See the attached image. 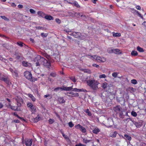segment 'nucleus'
I'll return each instance as SVG.
<instances>
[{"label": "nucleus", "instance_id": "nucleus-10", "mask_svg": "<svg viewBox=\"0 0 146 146\" xmlns=\"http://www.w3.org/2000/svg\"><path fill=\"white\" fill-rule=\"evenodd\" d=\"M15 56L17 60H19L20 61L23 60L24 59V58L22 56V54L21 53L18 52H15Z\"/></svg>", "mask_w": 146, "mask_h": 146}, {"label": "nucleus", "instance_id": "nucleus-2", "mask_svg": "<svg viewBox=\"0 0 146 146\" xmlns=\"http://www.w3.org/2000/svg\"><path fill=\"white\" fill-rule=\"evenodd\" d=\"M24 76L27 79L31 82H33L35 80H36L37 79V78L35 79V80H34L33 78L32 77V74L31 72L28 71H26L24 72Z\"/></svg>", "mask_w": 146, "mask_h": 146}, {"label": "nucleus", "instance_id": "nucleus-32", "mask_svg": "<svg viewBox=\"0 0 146 146\" xmlns=\"http://www.w3.org/2000/svg\"><path fill=\"white\" fill-rule=\"evenodd\" d=\"M70 79L72 81L74 82H76V80L75 78V77L70 76L69 77Z\"/></svg>", "mask_w": 146, "mask_h": 146}, {"label": "nucleus", "instance_id": "nucleus-14", "mask_svg": "<svg viewBox=\"0 0 146 146\" xmlns=\"http://www.w3.org/2000/svg\"><path fill=\"white\" fill-rule=\"evenodd\" d=\"M132 122L137 128L140 127L142 125V123L141 122H137L133 120Z\"/></svg>", "mask_w": 146, "mask_h": 146}, {"label": "nucleus", "instance_id": "nucleus-45", "mask_svg": "<svg viewBox=\"0 0 146 146\" xmlns=\"http://www.w3.org/2000/svg\"><path fill=\"white\" fill-rule=\"evenodd\" d=\"M27 106L29 108H32V107L33 106L32 104L31 103H28L27 104Z\"/></svg>", "mask_w": 146, "mask_h": 146}, {"label": "nucleus", "instance_id": "nucleus-55", "mask_svg": "<svg viewBox=\"0 0 146 146\" xmlns=\"http://www.w3.org/2000/svg\"><path fill=\"white\" fill-rule=\"evenodd\" d=\"M30 12L32 14H35V11L33 9H30L29 10Z\"/></svg>", "mask_w": 146, "mask_h": 146}, {"label": "nucleus", "instance_id": "nucleus-36", "mask_svg": "<svg viewBox=\"0 0 146 146\" xmlns=\"http://www.w3.org/2000/svg\"><path fill=\"white\" fill-rule=\"evenodd\" d=\"M87 78H85L84 76H82L81 78L80 79L82 82L86 81L87 82V81H88V80H87Z\"/></svg>", "mask_w": 146, "mask_h": 146}, {"label": "nucleus", "instance_id": "nucleus-34", "mask_svg": "<svg viewBox=\"0 0 146 146\" xmlns=\"http://www.w3.org/2000/svg\"><path fill=\"white\" fill-rule=\"evenodd\" d=\"M74 5L76 6V7L78 8H80V6L78 4V3L76 1H74Z\"/></svg>", "mask_w": 146, "mask_h": 146}, {"label": "nucleus", "instance_id": "nucleus-30", "mask_svg": "<svg viewBox=\"0 0 146 146\" xmlns=\"http://www.w3.org/2000/svg\"><path fill=\"white\" fill-rule=\"evenodd\" d=\"M69 93L70 94L73 95L74 96L78 97L79 96V94L78 93H74L72 92H70Z\"/></svg>", "mask_w": 146, "mask_h": 146}, {"label": "nucleus", "instance_id": "nucleus-41", "mask_svg": "<svg viewBox=\"0 0 146 146\" xmlns=\"http://www.w3.org/2000/svg\"><path fill=\"white\" fill-rule=\"evenodd\" d=\"M113 35V36H121V34L119 33H114Z\"/></svg>", "mask_w": 146, "mask_h": 146}, {"label": "nucleus", "instance_id": "nucleus-3", "mask_svg": "<svg viewBox=\"0 0 146 146\" xmlns=\"http://www.w3.org/2000/svg\"><path fill=\"white\" fill-rule=\"evenodd\" d=\"M72 89V87H66L64 86H62V87H58L54 90V91L57 92L59 90H60L61 91H70Z\"/></svg>", "mask_w": 146, "mask_h": 146}, {"label": "nucleus", "instance_id": "nucleus-43", "mask_svg": "<svg viewBox=\"0 0 146 146\" xmlns=\"http://www.w3.org/2000/svg\"><path fill=\"white\" fill-rule=\"evenodd\" d=\"M41 35L43 38H45L47 37L48 35V34L47 33H41Z\"/></svg>", "mask_w": 146, "mask_h": 146}, {"label": "nucleus", "instance_id": "nucleus-5", "mask_svg": "<svg viewBox=\"0 0 146 146\" xmlns=\"http://www.w3.org/2000/svg\"><path fill=\"white\" fill-rule=\"evenodd\" d=\"M94 59H96L97 61L99 62H104L106 61V59L104 57H101L100 56L94 55L92 56Z\"/></svg>", "mask_w": 146, "mask_h": 146}, {"label": "nucleus", "instance_id": "nucleus-49", "mask_svg": "<svg viewBox=\"0 0 146 146\" xmlns=\"http://www.w3.org/2000/svg\"><path fill=\"white\" fill-rule=\"evenodd\" d=\"M36 28L38 30H44V27L40 26L36 27Z\"/></svg>", "mask_w": 146, "mask_h": 146}, {"label": "nucleus", "instance_id": "nucleus-23", "mask_svg": "<svg viewBox=\"0 0 146 146\" xmlns=\"http://www.w3.org/2000/svg\"><path fill=\"white\" fill-rule=\"evenodd\" d=\"M117 101V102H119L121 104H121V102H124V99L123 97H121L120 98H116Z\"/></svg>", "mask_w": 146, "mask_h": 146}, {"label": "nucleus", "instance_id": "nucleus-16", "mask_svg": "<svg viewBox=\"0 0 146 146\" xmlns=\"http://www.w3.org/2000/svg\"><path fill=\"white\" fill-rule=\"evenodd\" d=\"M50 62L47 60H45L44 63V65L46 68H50L51 66Z\"/></svg>", "mask_w": 146, "mask_h": 146}, {"label": "nucleus", "instance_id": "nucleus-28", "mask_svg": "<svg viewBox=\"0 0 146 146\" xmlns=\"http://www.w3.org/2000/svg\"><path fill=\"white\" fill-rule=\"evenodd\" d=\"M137 50H138L140 52H143L144 51L143 49L142 48L140 47L139 46H138L137 47Z\"/></svg>", "mask_w": 146, "mask_h": 146}, {"label": "nucleus", "instance_id": "nucleus-4", "mask_svg": "<svg viewBox=\"0 0 146 146\" xmlns=\"http://www.w3.org/2000/svg\"><path fill=\"white\" fill-rule=\"evenodd\" d=\"M45 60V59L43 57H41L40 56L38 55L34 59V61L36 62V66H40V62H41V61L42 60L43 61Z\"/></svg>", "mask_w": 146, "mask_h": 146}, {"label": "nucleus", "instance_id": "nucleus-62", "mask_svg": "<svg viewBox=\"0 0 146 146\" xmlns=\"http://www.w3.org/2000/svg\"><path fill=\"white\" fill-rule=\"evenodd\" d=\"M139 146H146V144L144 143H141Z\"/></svg>", "mask_w": 146, "mask_h": 146}, {"label": "nucleus", "instance_id": "nucleus-20", "mask_svg": "<svg viewBox=\"0 0 146 146\" xmlns=\"http://www.w3.org/2000/svg\"><path fill=\"white\" fill-rule=\"evenodd\" d=\"M120 51V50L118 48H113V53L115 54H121L122 52Z\"/></svg>", "mask_w": 146, "mask_h": 146}, {"label": "nucleus", "instance_id": "nucleus-64", "mask_svg": "<svg viewBox=\"0 0 146 146\" xmlns=\"http://www.w3.org/2000/svg\"><path fill=\"white\" fill-rule=\"evenodd\" d=\"M92 66H93L95 67H96V68H99V66L98 65H97V64H92Z\"/></svg>", "mask_w": 146, "mask_h": 146}, {"label": "nucleus", "instance_id": "nucleus-63", "mask_svg": "<svg viewBox=\"0 0 146 146\" xmlns=\"http://www.w3.org/2000/svg\"><path fill=\"white\" fill-rule=\"evenodd\" d=\"M13 122L16 123H20V121L18 119H15L13 120Z\"/></svg>", "mask_w": 146, "mask_h": 146}, {"label": "nucleus", "instance_id": "nucleus-22", "mask_svg": "<svg viewBox=\"0 0 146 146\" xmlns=\"http://www.w3.org/2000/svg\"><path fill=\"white\" fill-rule=\"evenodd\" d=\"M125 111L123 110L122 111H121L118 114L119 115V116L121 118L123 119L125 117Z\"/></svg>", "mask_w": 146, "mask_h": 146}, {"label": "nucleus", "instance_id": "nucleus-7", "mask_svg": "<svg viewBox=\"0 0 146 146\" xmlns=\"http://www.w3.org/2000/svg\"><path fill=\"white\" fill-rule=\"evenodd\" d=\"M75 127L76 129L80 130L83 133H85L86 131V128L80 124L75 125Z\"/></svg>", "mask_w": 146, "mask_h": 146}, {"label": "nucleus", "instance_id": "nucleus-24", "mask_svg": "<svg viewBox=\"0 0 146 146\" xmlns=\"http://www.w3.org/2000/svg\"><path fill=\"white\" fill-rule=\"evenodd\" d=\"M37 14L39 16L42 18H44L45 16V15L44 12L40 11L38 12Z\"/></svg>", "mask_w": 146, "mask_h": 146}, {"label": "nucleus", "instance_id": "nucleus-33", "mask_svg": "<svg viewBox=\"0 0 146 146\" xmlns=\"http://www.w3.org/2000/svg\"><path fill=\"white\" fill-rule=\"evenodd\" d=\"M29 96L31 98V99L34 102L35 101V98L31 94H29Z\"/></svg>", "mask_w": 146, "mask_h": 146}, {"label": "nucleus", "instance_id": "nucleus-8", "mask_svg": "<svg viewBox=\"0 0 146 146\" xmlns=\"http://www.w3.org/2000/svg\"><path fill=\"white\" fill-rule=\"evenodd\" d=\"M75 127L76 129L80 130L83 133H85L86 131V128L80 124L75 125Z\"/></svg>", "mask_w": 146, "mask_h": 146}, {"label": "nucleus", "instance_id": "nucleus-42", "mask_svg": "<svg viewBox=\"0 0 146 146\" xmlns=\"http://www.w3.org/2000/svg\"><path fill=\"white\" fill-rule=\"evenodd\" d=\"M131 82L132 84H136L137 83V80L135 79H133L131 80Z\"/></svg>", "mask_w": 146, "mask_h": 146}, {"label": "nucleus", "instance_id": "nucleus-38", "mask_svg": "<svg viewBox=\"0 0 146 146\" xmlns=\"http://www.w3.org/2000/svg\"><path fill=\"white\" fill-rule=\"evenodd\" d=\"M107 84L106 82L104 83L102 85V87L104 89H105L107 87Z\"/></svg>", "mask_w": 146, "mask_h": 146}, {"label": "nucleus", "instance_id": "nucleus-44", "mask_svg": "<svg viewBox=\"0 0 146 146\" xmlns=\"http://www.w3.org/2000/svg\"><path fill=\"white\" fill-rule=\"evenodd\" d=\"M17 44L20 46L22 47L23 46V43L21 42H18L17 43Z\"/></svg>", "mask_w": 146, "mask_h": 146}, {"label": "nucleus", "instance_id": "nucleus-58", "mask_svg": "<svg viewBox=\"0 0 146 146\" xmlns=\"http://www.w3.org/2000/svg\"><path fill=\"white\" fill-rule=\"evenodd\" d=\"M82 70L84 72L86 73H88L90 71V70L86 69H83Z\"/></svg>", "mask_w": 146, "mask_h": 146}, {"label": "nucleus", "instance_id": "nucleus-61", "mask_svg": "<svg viewBox=\"0 0 146 146\" xmlns=\"http://www.w3.org/2000/svg\"><path fill=\"white\" fill-rule=\"evenodd\" d=\"M75 146H86V145L80 143L78 144H76L75 145Z\"/></svg>", "mask_w": 146, "mask_h": 146}, {"label": "nucleus", "instance_id": "nucleus-37", "mask_svg": "<svg viewBox=\"0 0 146 146\" xmlns=\"http://www.w3.org/2000/svg\"><path fill=\"white\" fill-rule=\"evenodd\" d=\"M91 141V140H88L85 138H84L83 139V142L85 143L86 144L89 143V142Z\"/></svg>", "mask_w": 146, "mask_h": 146}, {"label": "nucleus", "instance_id": "nucleus-50", "mask_svg": "<svg viewBox=\"0 0 146 146\" xmlns=\"http://www.w3.org/2000/svg\"><path fill=\"white\" fill-rule=\"evenodd\" d=\"M48 121L50 124H52L54 122V121L53 119H50L48 120Z\"/></svg>", "mask_w": 146, "mask_h": 146}, {"label": "nucleus", "instance_id": "nucleus-39", "mask_svg": "<svg viewBox=\"0 0 146 146\" xmlns=\"http://www.w3.org/2000/svg\"><path fill=\"white\" fill-rule=\"evenodd\" d=\"M77 92H87V91L83 89V88L81 89H78V90Z\"/></svg>", "mask_w": 146, "mask_h": 146}, {"label": "nucleus", "instance_id": "nucleus-17", "mask_svg": "<svg viewBox=\"0 0 146 146\" xmlns=\"http://www.w3.org/2000/svg\"><path fill=\"white\" fill-rule=\"evenodd\" d=\"M22 65L24 67H29L31 66L30 63H29L26 61H23L22 62Z\"/></svg>", "mask_w": 146, "mask_h": 146}, {"label": "nucleus", "instance_id": "nucleus-52", "mask_svg": "<svg viewBox=\"0 0 146 146\" xmlns=\"http://www.w3.org/2000/svg\"><path fill=\"white\" fill-rule=\"evenodd\" d=\"M62 135L63 137L66 139H69V138L68 136L65 135L64 133H62Z\"/></svg>", "mask_w": 146, "mask_h": 146}, {"label": "nucleus", "instance_id": "nucleus-47", "mask_svg": "<svg viewBox=\"0 0 146 146\" xmlns=\"http://www.w3.org/2000/svg\"><path fill=\"white\" fill-rule=\"evenodd\" d=\"M0 60L2 61H4V60H5V61H7V62H8V60H7L5 58H3L2 57V56L1 55H0Z\"/></svg>", "mask_w": 146, "mask_h": 146}, {"label": "nucleus", "instance_id": "nucleus-15", "mask_svg": "<svg viewBox=\"0 0 146 146\" xmlns=\"http://www.w3.org/2000/svg\"><path fill=\"white\" fill-rule=\"evenodd\" d=\"M32 140L27 139L25 141V144L27 146H31L32 144Z\"/></svg>", "mask_w": 146, "mask_h": 146}, {"label": "nucleus", "instance_id": "nucleus-48", "mask_svg": "<svg viewBox=\"0 0 146 146\" xmlns=\"http://www.w3.org/2000/svg\"><path fill=\"white\" fill-rule=\"evenodd\" d=\"M117 74L118 73H117L114 72L112 74V75L113 77H114V78H116L117 76Z\"/></svg>", "mask_w": 146, "mask_h": 146}, {"label": "nucleus", "instance_id": "nucleus-13", "mask_svg": "<svg viewBox=\"0 0 146 146\" xmlns=\"http://www.w3.org/2000/svg\"><path fill=\"white\" fill-rule=\"evenodd\" d=\"M1 80L4 81L8 85L10 86V80L8 77H2L1 78Z\"/></svg>", "mask_w": 146, "mask_h": 146}, {"label": "nucleus", "instance_id": "nucleus-35", "mask_svg": "<svg viewBox=\"0 0 146 146\" xmlns=\"http://www.w3.org/2000/svg\"><path fill=\"white\" fill-rule=\"evenodd\" d=\"M85 112L87 113L88 116H91L92 115V114L88 109L86 110V111H85Z\"/></svg>", "mask_w": 146, "mask_h": 146}, {"label": "nucleus", "instance_id": "nucleus-18", "mask_svg": "<svg viewBox=\"0 0 146 146\" xmlns=\"http://www.w3.org/2000/svg\"><path fill=\"white\" fill-rule=\"evenodd\" d=\"M133 10V12H132L133 13H135V14H136L137 16L140 17L142 19H143V17L141 15L139 12L135 10L132 9Z\"/></svg>", "mask_w": 146, "mask_h": 146}, {"label": "nucleus", "instance_id": "nucleus-29", "mask_svg": "<svg viewBox=\"0 0 146 146\" xmlns=\"http://www.w3.org/2000/svg\"><path fill=\"white\" fill-rule=\"evenodd\" d=\"M131 54L133 56H136L137 55L138 53L136 51L133 50L131 53Z\"/></svg>", "mask_w": 146, "mask_h": 146}, {"label": "nucleus", "instance_id": "nucleus-40", "mask_svg": "<svg viewBox=\"0 0 146 146\" xmlns=\"http://www.w3.org/2000/svg\"><path fill=\"white\" fill-rule=\"evenodd\" d=\"M131 115L134 117H136L137 116V113L136 112L132 111L131 113Z\"/></svg>", "mask_w": 146, "mask_h": 146}, {"label": "nucleus", "instance_id": "nucleus-59", "mask_svg": "<svg viewBox=\"0 0 146 146\" xmlns=\"http://www.w3.org/2000/svg\"><path fill=\"white\" fill-rule=\"evenodd\" d=\"M55 21L58 24H60L61 23L60 20L58 18H56L55 19Z\"/></svg>", "mask_w": 146, "mask_h": 146}, {"label": "nucleus", "instance_id": "nucleus-6", "mask_svg": "<svg viewBox=\"0 0 146 146\" xmlns=\"http://www.w3.org/2000/svg\"><path fill=\"white\" fill-rule=\"evenodd\" d=\"M113 110L116 114H118L121 112L123 110L119 105H117L113 108Z\"/></svg>", "mask_w": 146, "mask_h": 146}, {"label": "nucleus", "instance_id": "nucleus-1", "mask_svg": "<svg viewBox=\"0 0 146 146\" xmlns=\"http://www.w3.org/2000/svg\"><path fill=\"white\" fill-rule=\"evenodd\" d=\"M87 85L93 90H96L98 88L99 83L95 80H89L87 81Z\"/></svg>", "mask_w": 146, "mask_h": 146}, {"label": "nucleus", "instance_id": "nucleus-25", "mask_svg": "<svg viewBox=\"0 0 146 146\" xmlns=\"http://www.w3.org/2000/svg\"><path fill=\"white\" fill-rule=\"evenodd\" d=\"M44 18L48 20H52L54 19L53 17L50 15L45 16Z\"/></svg>", "mask_w": 146, "mask_h": 146}, {"label": "nucleus", "instance_id": "nucleus-54", "mask_svg": "<svg viewBox=\"0 0 146 146\" xmlns=\"http://www.w3.org/2000/svg\"><path fill=\"white\" fill-rule=\"evenodd\" d=\"M106 76L105 74H102L100 75L99 76V77L100 78H106Z\"/></svg>", "mask_w": 146, "mask_h": 146}, {"label": "nucleus", "instance_id": "nucleus-27", "mask_svg": "<svg viewBox=\"0 0 146 146\" xmlns=\"http://www.w3.org/2000/svg\"><path fill=\"white\" fill-rule=\"evenodd\" d=\"M100 131V130L98 128L96 127L93 130V132L95 134H97Z\"/></svg>", "mask_w": 146, "mask_h": 146}, {"label": "nucleus", "instance_id": "nucleus-21", "mask_svg": "<svg viewBox=\"0 0 146 146\" xmlns=\"http://www.w3.org/2000/svg\"><path fill=\"white\" fill-rule=\"evenodd\" d=\"M19 107H18V106H17L11 105L10 108L15 111H21V109L18 108Z\"/></svg>", "mask_w": 146, "mask_h": 146}, {"label": "nucleus", "instance_id": "nucleus-31", "mask_svg": "<svg viewBox=\"0 0 146 146\" xmlns=\"http://www.w3.org/2000/svg\"><path fill=\"white\" fill-rule=\"evenodd\" d=\"M30 109L31 110V111L33 113H34V112H35L36 111V109L34 106H33L32 107V108H30Z\"/></svg>", "mask_w": 146, "mask_h": 146}, {"label": "nucleus", "instance_id": "nucleus-26", "mask_svg": "<svg viewBox=\"0 0 146 146\" xmlns=\"http://www.w3.org/2000/svg\"><path fill=\"white\" fill-rule=\"evenodd\" d=\"M124 138L126 140H127L130 141H131V137L130 136L127 134H125L124 135Z\"/></svg>", "mask_w": 146, "mask_h": 146}, {"label": "nucleus", "instance_id": "nucleus-56", "mask_svg": "<svg viewBox=\"0 0 146 146\" xmlns=\"http://www.w3.org/2000/svg\"><path fill=\"white\" fill-rule=\"evenodd\" d=\"M5 105L6 106V107H7V108H10V107L11 106V104L9 103H8L7 104H5Z\"/></svg>", "mask_w": 146, "mask_h": 146}, {"label": "nucleus", "instance_id": "nucleus-53", "mask_svg": "<svg viewBox=\"0 0 146 146\" xmlns=\"http://www.w3.org/2000/svg\"><path fill=\"white\" fill-rule=\"evenodd\" d=\"M113 49H108L107 51L108 53H111L113 52Z\"/></svg>", "mask_w": 146, "mask_h": 146}, {"label": "nucleus", "instance_id": "nucleus-60", "mask_svg": "<svg viewBox=\"0 0 146 146\" xmlns=\"http://www.w3.org/2000/svg\"><path fill=\"white\" fill-rule=\"evenodd\" d=\"M117 134V133L116 132V131H115L114 133L112 135V136H111V137H116V134Z\"/></svg>", "mask_w": 146, "mask_h": 146}, {"label": "nucleus", "instance_id": "nucleus-12", "mask_svg": "<svg viewBox=\"0 0 146 146\" xmlns=\"http://www.w3.org/2000/svg\"><path fill=\"white\" fill-rule=\"evenodd\" d=\"M70 35L74 36L76 38H80L81 36V34L80 32H73L70 34Z\"/></svg>", "mask_w": 146, "mask_h": 146}, {"label": "nucleus", "instance_id": "nucleus-9", "mask_svg": "<svg viewBox=\"0 0 146 146\" xmlns=\"http://www.w3.org/2000/svg\"><path fill=\"white\" fill-rule=\"evenodd\" d=\"M113 121L112 119L111 118L108 119L106 122V125L105 126L108 128L111 127L112 126V125L113 124Z\"/></svg>", "mask_w": 146, "mask_h": 146}, {"label": "nucleus", "instance_id": "nucleus-19", "mask_svg": "<svg viewBox=\"0 0 146 146\" xmlns=\"http://www.w3.org/2000/svg\"><path fill=\"white\" fill-rule=\"evenodd\" d=\"M59 103L62 104L65 102V101L64 100L62 97H58L57 100Z\"/></svg>", "mask_w": 146, "mask_h": 146}, {"label": "nucleus", "instance_id": "nucleus-57", "mask_svg": "<svg viewBox=\"0 0 146 146\" xmlns=\"http://www.w3.org/2000/svg\"><path fill=\"white\" fill-rule=\"evenodd\" d=\"M50 76L53 77H54L56 76V74L55 73L52 72L50 74Z\"/></svg>", "mask_w": 146, "mask_h": 146}, {"label": "nucleus", "instance_id": "nucleus-11", "mask_svg": "<svg viewBox=\"0 0 146 146\" xmlns=\"http://www.w3.org/2000/svg\"><path fill=\"white\" fill-rule=\"evenodd\" d=\"M18 107H21L22 106V103L23 102V99L21 97L18 98L16 99Z\"/></svg>", "mask_w": 146, "mask_h": 146}, {"label": "nucleus", "instance_id": "nucleus-46", "mask_svg": "<svg viewBox=\"0 0 146 146\" xmlns=\"http://www.w3.org/2000/svg\"><path fill=\"white\" fill-rule=\"evenodd\" d=\"M1 17L2 19H4L5 20L7 21H9V19L7 18V17L5 16H1Z\"/></svg>", "mask_w": 146, "mask_h": 146}, {"label": "nucleus", "instance_id": "nucleus-51", "mask_svg": "<svg viewBox=\"0 0 146 146\" xmlns=\"http://www.w3.org/2000/svg\"><path fill=\"white\" fill-rule=\"evenodd\" d=\"M68 124L69 126L70 127H72L74 126V124L71 121H70L69 122Z\"/></svg>", "mask_w": 146, "mask_h": 146}]
</instances>
